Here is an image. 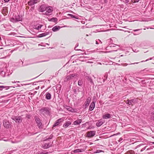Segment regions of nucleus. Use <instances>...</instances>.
I'll return each instance as SVG.
<instances>
[{"instance_id":"nucleus-28","label":"nucleus","mask_w":154,"mask_h":154,"mask_svg":"<svg viewBox=\"0 0 154 154\" xmlns=\"http://www.w3.org/2000/svg\"><path fill=\"white\" fill-rule=\"evenodd\" d=\"M82 122V120L80 119H78L77 120L73 122V124L74 125H78L80 123H81Z\"/></svg>"},{"instance_id":"nucleus-13","label":"nucleus","mask_w":154,"mask_h":154,"mask_svg":"<svg viewBox=\"0 0 154 154\" xmlns=\"http://www.w3.org/2000/svg\"><path fill=\"white\" fill-rule=\"evenodd\" d=\"M43 26V25L40 24H37L33 26V28L35 29L38 30H40V31H42L40 30L41 28Z\"/></svg>"},{"instance_id":"nucleus-45","label":"nucleus","mask_w":154,"mask_h":154,"mask_svg":"<svg viewBox=\"0 0 154 154\" xmlns=\"http://www.w3.org/2000/svg\"><path fill=\"white\" fill-rule=\"evenodd\" d=\"M20 82L19 81H14V82H12L13 83H16L17 82Z\"/></svg>"},{"instance_id":"nucleus-25","label":"nucleus","mask_w":154,"mask_h":154,"mask_svg":"<svg viewBox=\"0 0 154 154\" xmlns=\"http://www.w3.org/2000/svg\"><path fill=\"white\" fill-rule=\"evenodd\" d=\"M140 29H134L131 32V33H133V35H139V34H140V33H141V32H137V33H134V32H135L136 31H139V30H140Z\"/></svg>"},{"instance_id":"nucleus-17","label":"nucleus","mask_w":154,"mask_h":154,"mask_svg":"<svg viewBox=\"0 0 154 154\" xmlns=\"http://www.w3.org/2000/svg\"><path fill=\"white\" fill-rule=\"evenodd\" d=\"M38 0H30L28 2L29 5H32L37 3Z\"/></svg>"},{"instance_id":"nucleus-2","label":"nucleus","mask_w":154,"mask_h":154,"mask_svg":"<svg viewBox=\"0 0 154 154\" xmlns=\"http://www.w3.org/2000/svg\"><path fill=\"white\" fill-rule=\"evenodd\" d=\"M22 20V16L18 15L16 16L15 18H12L10 19L11 21L13 22H16L17 21H21Z\"/></svg>"},{"instance_id":"nucleus-38","label":"nucleus","mask_w":154,"mask_h":154,"mask_svg":"<svg viewBox=\"0 0 154 154\" xmlns=\"http://www.w3.org/2000/svg\"><path fill=\"white\" fill-rule=\"evenodd\" d=\"M147 146H145L143 148H142L141 149L140 151L141 152H142V151H143V150H145L146 149V148L147 147Z\"/></svg>"},{"instance_id":"nucleus-33","label":"nucleus","mask_w":154,"mask_h":154,"mask_svg":"<svg viewBox=\"0 0 154 154\" xmlns=\"http://www.w3.org/2000/svg\"><path fill=\"white\" fill-rule=\"evenodd\" d=\"M53 135L52 134H51L50 136H49V137L48 138H45V141H46L48 140V139H51L53 137Z\"/></svg>"},{"instance_id":"nucleus-46","label":"nucleus","mask_w":154,"mask_h":154,"mask_svg":"<svg viewBox=\"0 0 154 154\" xmlns=\"http://www.w3.org/2000/svg\"><path fill=\"white\" fill-rule=\"evenodd\" d=\"M143 145V144H142L138 145V146H137L138 147H140V146Z\"/></svg>"},{"instance_id":"nucleus-40","label":"nucleus","mask_w":154,"mask_h":154,"mask_svg":"<svg viewBox=\"0 0 154 154\" xmlns=\"http://www.w3.org/2000/svg\"><path fill=\"white\" fill-rule=\"evenodd\" d=\"M129 2V0H125L123 1V2L125 4H127Z\"/></svg>"},{"instance_id":"nucleus-15","label":"nucleus","mask_w":154,"mask_h":154,"mask_svg":"<svg viewBox=\"0 0 154 154\" xmlns=\"http://www.w3.org/2000/svg\"><path fill=\"white\" fill-rule=\"evenodd\" d=\"M135 101L136 100L134 99H131L129 100H128L126 101V103L129 105H131L132 106H133Z\"/></svg>"},{"instance_id":"nucleus-10","label":"nucleus","mask_w":154,"mask_h":154,"mask_svg":"<svg viewBox=\"0 0 154 154\" xmlns=\"http://www.w3.org/2000/svg\"><path fill=\"white\" fill-rule=\"evenodd\" d=\"M95 133L96 132L95 131H88L87 133L86 137H91L95 135Z\"/></svg>"},{"instance_id":"nucleus-31","label":"nucleus","mask_w":154,"mask_h":154,"mask_svg":"<svg viewBox=\"0 0 154 154\" xmlns=\"http://www.w3.org/2000/svg\"><path fill=\"white\" fill-rule=\"evenodd\" d=\"M83 83V80L82 79L80 80L78 82V85L79 86L82 85Z\"/></svg>"},{"instance_id":"nucleus-37","label":"nucleus","mask_w":154,"mask_h":154,"mask_svg":"<svg viewBox=\"0 0 154 154\" xmlns=\"http://www.w3.org/2000/svg\"><path fill=\"white\" fill-rule=\"evenodd\" d=\"M139 0H131L132 2L134 3L137 2H138Z\"/></svg>"},{"instance_id":"nucleus-1","label":"nucleus","mask_w":154,"mask_h":154,"mask_svg":"<svg viewBox=\"0 0 154 154\" xmlns=\"http://www.w3.org/2000/svg\"><path fill=\"white\" fill-rule=\"evenodd\" d=\"M78 75L76 74H73L67 75L64 79V82H66L71 79L73 77H77Z\"/></svg>"},{"instance_id":"nucleus-3","label":"nucleus","mask_w":154,"mask_h":154,"mask_svg":"<svg viewBox=\"0 0 154 154\" xmlns=\"http://www.w3.org/2000/svg\"><path fill=\"white\" fill-rule=\"evenodd\" d=\"M35 120L38 128L39 129L42 128V124L40 119L38 117H35Z\"/></svg>"},{"instance_id":"nucleus-35","label":"nucleus","mask_w":154,"mask_h":154,"mask_svg":"<svg viewBox=\"0 0 154 154\" xmlns=\"http://www.w3.org/2000/svg\"><path fill=\"white\" fill-rule=\"evenodd\" d=\"M7 87L4 86H0V90H2V88H4Z\"/></svg>"},{"instance_id":"nucleus-57","label":"nucleus","mask_w":154,"mask_h":154,"mask_svg":"<svg viewBox=\"0 0 154 154\" xmlns=\"http://www.w3.org/2000/svg\"><path fill=\"white\" fill-rule=\"evenodd\" d=\"M128 64H126V63L125 64V65H124V66H126Z\"/></svg>"},{"instance_id":"nucleus-51","label":"nucleus","mask_w":154,"mask_h":154,"mask_svg":"<svg viewBox=\"0 0 154 154\" xmlns=\"http://www.w3.org/2000/svg\"><path fill=\"white\" fill-rule=\"evenodd\" d=\"M96 44H98V42L97 41H96Z\"/></svg>"},{"instance_id":"nucleus-41","label":"nucleus","mask_w":154,"mask_h":154,"mask_svg":"<svg viewBox=\"0 0 154 154\" xmlns=\"http://www.w3.org/2000/svg\"><path fill=\"white\" fill-rule=\"evenodd\" d=\"M78 45H79L78 44H77L76 45V47H75V50H77V51L81 50L80 49H76V47L78 46Z\"/></svg>"},{"instance_id":"nucleus-59","label":"nucleus","mask_w":154,"mask_h":154,"mask_svg":"<svg viewBox=\"0 0 154 154\" xmlns=\"http://www.w3.org/2000/svg\"><path fill=\"white\" fill-rule=\"evenodd\" d=\"M3 49V48H0V50H2V49Z\"/></svg>"},{"instance_id":"nucleus-62","label":"nucleus","mask_w":154,"mask_h":154,"mask_svg":"<svg viewBox=\"0 0 154 154\" xmlns=\"http://www.w3.org/2000/svg\"><path fill=\"white\" fill-rule=\"evenodd\" d=\"M76 91V90H75V91Z\"/></svg>"},{"instance_id":"nucleus-48","label":"nucleus","mask_w":154,"mask_h":154,"mask_svg":"<svg viewBox=\"0 0 154 154\" xmlns=\"http://www.w3.org/2000/svg\"><path fill=\"white\" fill-rule=\"evenodd\" d=\"M130 63V64H137V63Z\"/></svg>"},{"instance_id":"nucleus-34","label":"nucleus","mask_w":154,"mask_h":154,"mask_svg":"<svg viewBox=\"0 0 154 154\" xmlns=\"http://www.w3.org/2000/svg\"><path fill=\"white\" fill-rule=\"evenodd\" d=\"M117 49H115V48H113L112 50H111V51H106V52H105V53H108V52H112L113 51H116L117 50Z\"/></svg>"},{"instance_id":"nucleus-11","label":"nucleus","mask_w":154,"mask_h":154,"mask_svg":"<svg viewBox=\"0 0 154 154\" xmlns=\"http://www.w3.org/2000/svg\"><path fill=\"white\" fill-rule=\"evenodd\" d=\"M91 98L90 97H88L86 101L85 102L83 106V108L85 109L89 105V103L91 101Z\"/></svg>"},{"instance_id":"nucleus-7","label":"nucleus","mask_w":154,"mask_h":154,"mask_svg":"<svg viewBox=\"0 0 154 154\" xmlns=\"http://www.w3.org/2000/svg\"><path fill=\"white\" fill-rule=\"evenodd\" d=\"M4 127L6 128H9L11 127V125L9 122L6 119H4L3 122Z\"/></svg>"},{"instance_id":"nucleus-50","label":"nucleus","mask_w":154,"mask_h":154,"mask_svg":"<svg viewBox=\"0 0 154 154\" xmlns=\"http://www.w3.org/2000/svg\"><path fill=\"white\" fill-rule=\"evenodd\" d=\"M152 115H154V112H152L151 113Z\"/></svg>"},{"instance_id":"nucleus-61","label":"nucleus","mask_w":154,"mask_h":154,"mask_svg":"<svg viewBox=\"0 0 154 154\" xmlns=\"http://www.w3.org/2000/svg\"><path fill=\"white\" fill-rule=\"evenodd\" d=\"M152 143H153V144H154V142H152Z\"/></svg>"},{"instance_id":"nucleus-58","label":"nucleus","mask_w":154,"mask_h":154,"mask_svg":"<svg viewBox=\"0 0 154 154\" xmlns=\"http://www.w3.org/2000/svg\"><path fill=\"white\" fill-rule=\"evenodd\" d=\"M37 93V91H35L34 92V94H35Z\"/></svg>"},{"instance_id":"nucleus-42","label":"nucleus","mask_w":154,"mask_h":154,"mask_svg":"<svg viewBox=\"0 0 154 154\" xmlns=\"http://www.w3.org/2000/svg\"><path fill=\"white\" fill-rule=\"evenodd\" d=\"M70 16L71 17H73V18H76V17H75V16L72 15V14H69Z\"/></svg>"},{"instance_id":"nucleus-29","label":"nucleus","mask_w":154,"mask_h":154,"mask_svg":"<svg viewBox=\"0 0 154 154\" xmlns=\"http://www.w3.org/2000/svg\"><path fill=\"white\" fill-rule=\"evenodd\" d=\"M146 43L145 42H142L140 45V46L141 47L143 48H144L145 47L147 46V45H146Z\"/></svg>"},{"instance_id":"nucleus-56","label":"nucleus","mask_w":154,"mask_h":154,"mask_svg":"<svg viewBox=\"0 0 154 154\" xmlns=\"http://www.w3.org/2000/svg\"><path fill=\"white\" fill-rule=\"evenodd\" d=\"M142 82H143V83H145V80H143L142 81Z\"/></svg>"},{"instance_id":"nucleus-24","label":"nucleus","mask_w":154,"mask_h":154,"mask_svg":"<svg viewBox=\"0 0 154 154\" xmlns=\"http://www.w3.org/2000/svg\"><path fill=\"white\" fill-rule=\"evenodd\" d=\"M50 33V32H46L44 33H42L41 34H39L38 36V37L39 38L42 37L44 36H45L48 35Z\"/></svg>"},{"instance_id":"nucleus-14","label":"nucleus","mask_w":154,"mask_h":154,"mask_svg":"<svg viewBox=\"0 0 154 154\" xmlns=\"http://www.w3.org/2000/svg\"><path fill=\"white\" fill-rule=\"evenodd\" d=\"M63 121V119L61 118L60 119L57 120L55 122L54 124L53 125V127H54L58 125L60 123Z\"/></svg>"},{"instance_id":"nucleus-30","label":"nucleus","mask_w":154,"mask_h":154,"mask_svg":"<svg viewBox=\"0 0 154 154\" xmlns=\"http://www.w3.org/2000/svg\"><path fill=\"white\" fill-rule=\"evenodd\" d=\"M86 78L91 83L94 84L93 82V80L92 79H91V77L89 76H87L86 77Z\"/></svg>"},{"instance_id":"nucleus-5","label":"nucleus","mask_w":154,"mask_h":154,"mask_svg":"<svg viewBox=\"0 0 154 154\" xmlns=\"http://www.w3.org/2000/svg\"><path fill=\"white\" fill-rule=\"evenodd\" d=\"M106 43L109 45L106 48V50H109V48H112V47H114L115 46L114 45H110V44H112L113 43V41L112 39L111 38L109 39L106 40Z\"/></svg>"},{"instance_id":"nucleus-16","label":"nucleus","mask_w":154,"mask_h":154,"mask_svg":"<svg viewBox=\"0 0 154 154\" xmlns=\"http://www.w3.org/2000/svg\"><path fill=\"white\" fill-rule=\"evenodd\" d=\"M47 7L45 5H42L40 7L39 11L40 12H43L46 10Z\"/></svg>"},{"instance_id":"nucleus-18","label":"nucleus","mask_w":154,"mask_h":154,"mask_svg":"<svg viewBox=\"0 0 154 154\" xmlns=\"http://www.w3.org/2000/svg\"><path fill=\"white\" fill-rule=\"evenodd\" d=\"M95 102H93L91 103L90 105L89 106V110L91 111H92L94 109L95 107Z\"/></svg>"},{"instance_id":"nucleus-19","label":"nucleus","mask_w":154,"mask_h":154,"mask_svg":"<svg viewBox=\"0 0 154 154\" xmlns=\"http://www.w3.org/2000/svg\"><path fill=\"white\" fill-rule=\"evenodd\" d=\"M48 20L49 21L54 22L56 24L57 23L58 21L56 17H52L51 19H48Z\"/></svg>"},{"instance_id":"nucleus-9","label":"nucleus","mask_w":154,"mask_h":154,"mask_svg":"<svg viewBox=\"0 0 154 154\" xmlns=\"http://www.w3.org/2000/svg\"><path fill=\"white\" fill-rule=\"evenodd\" d=\"M12 119L16 123H20L22 120V118L20 116L14 117L12 118Z\"/></svg>"},{"instance_id":"nucleus-27","label":"nucleus","mask_w":154,"mask_h":154,"mask_svg":"<svg viewBox=\"0 0 154 154\" xmlns=\"http://www.w3.org/2000/svg\"><path fill=\"white\" fill-rule=\"evenodd\" d=\"M45 98L47 100H50L51 98V94L48 92H47L46 94Z\"/></svg>"},{"instance_id":"nucleus-53","label":"nucleus","mask_w":154,"mask_h":154,"mask_svg":"<svg viewBox=\"0 0 154 154\" xmlns=\"http://www.w3.org/2000/svg\"><path fill=\"white\" fill-rule=\"evenodd\" d=\"M65 27H72V26H64Z\"/></svg>"},{"instance_id":"nucleus-36","label":"nucleus","mask_w":154,"mask_h":154,"mask_svg":"<svg viewBox=\"0 0 154 154\" xmlns=\"http://www.w3.org/2000/svg\"><path fill=\"white\" fill-rule=\"evenodd\" d=\"M26 117L28 119H30L31 117V116L29 114H26Z\"/></svg>"},{"instance_id":"nucleus-12","label":"nucleus","mask_w":154,"mask_h":154,"mask_svg":"<svg viewBox=\"0 0 154 154\" xmlns=\"http://www.w3.org/2000/svg\"><path fill=\"white\" fill-rule=\"evenodd\" d=\"M22 139V137L21 136L17 137L14 141H11V142L13 143H17L21 141Z\"/></svg>"},{"instance_id":"nucleus-55","label":"nucleus","mask_w":154,"mask_h":154,"mask_svg":"<svg viewBox=\"0 0 154 154\" xmlns=\"http://www.w3.org/2000/svg\"><path fill=\"white\" fill-rule=\"evenodd\" d=\"M151 148H147V150H149V149H150Z\"/></svg>"},{"instance_id":"nucleus-8","label":"nucleus","mask_w":154,"mask_h":154,"mask_svg":"<svg viewBox=\"0 0 154 154\" xmlns=\"http://www.w3.org/2000/svg\"><path fill=\"white\" fill-rule=\"evenodd\" d=\"M51 146L50 142H44L42 145V148L44 149H47Z\"/></svg>"},{"instance_id":"nucleus-4","label":"nucleus","mask_w":154,"mask_h":154,"mask_svg":"<svg viewBox=\"0 0 154 154\" xmlns=\"http://www.w3.org/2000/svg\"><path fill=\"white\" fill-rule=\"evenodd\" d=\"M53 10V8L51 6H48L47 7L46 9V11L45 14L46 15H50L51 12Z\"/></svg>"},{"instance_id":"nucleus-54","label":"nucleus","mask_w":154,"mask_h":154,"mask_svg":"<svg viewBox=\"0 0 154 154\" xmlns=\"http://www.w3.org/2000/svg\"><path fill=\"white\" fill-rule=\"evenodd\" d=\"M98 41L100 42L101 44L102 43V42H101V41L99 39H98Z\"/></svg>"},{"instance_id":"nucleus-44","label":"nucleus","mask_w":154,"mask_h":154,"mask_svg":"<svg viewBox=\"0 0 154 154\" xmlns=\"http://www.w3.org/2000/svg\"><path fill=\"white\" fill-rule=\"evenodd\" d=\"M48 152H41L39 154H48Z\"/></svg>"},{"instance_id":"nucleus-64","label":"nucleus","mask_w":154,"mask_h":154,"mask_svg":"<svg viewBox=\"0 0 154 154\" xmlns=\"http://www.w3.org/2000/svg\"><path fill=\"white\" fill-rule=\"evenodd\" d=\"M1 40V38L0 37V40Z\"/></svg>"},{"instance_id":"nucleus-60","label":"nucleus","mask_w":154,"mask_h":154,"mask_svg":"<svg viewBox=\"0 0 154 154\" xmlns=\"http://www.w3.org/2000/svg\"><path fill=\"white\" fill-rule=\"evenodd\" d=\"M134 51V52H137V51H136V50H135V51Z\"/></svg>"},{"instance_id":"nucleus-21","label":"nucleus","mask_w":154,"mask_h":154,"mask_svg":"<svg viewBox=\"0 0 154 154\" xmlns=\"http://www.w3.org/2000/svg\"><path fill=\"white\" fill-rule=\"evenodd\" d=\"M103 124V122L102 119L99 120L96 123V126L100 127Z\"/></svg>"},{"instance_id":"nucleus-32","label":"nucleus","mask_w":154,"mask_h":154,"mask_svg":"<svg viewBox=\"0 0 154 154\" xmlns=\"http://www.w3.org/2000/svg\"><path fill=\"white\" fill-rule=\"evenodd\" d=\"M126 154H135L133 150H130L128 151Z\"/></svg>"},{"instance_id":"nucleus-39","label":"nucleus","mask_w":154,"mask_h":154,"mask_svg":"<svg viewBox=\"0 0 154 154\" xmlns=\"http://www.w3.org/2000/svg\"><path fill=\"white\" fill-rule=\"evenodd\" d=\"M101 152H103V151L100 150H96L95 153H98Z\"/></svg>"},{"instance_id":"nucleus-6","label":"nucleus","mask_w":154,"mask_h":154,"mask_svg":"<svg viewBox=\"0 0 154 154\" xmlns=\"http://www.w3.org/2000/svg\"><path fill=\"white\" fill-rule=\"evenodd\" d=\"M40 112L43 115H48L49 113L48 109L47 107H44L40 110Z\"/></svg>"},{"instance_id":"nucleus-20","label":"nucleus","mask_w":154,"mask_h":154,"mask_svg":"<svg viewBox=\"0 0 154 154\" xmlns=\"http://www.w3.org/2000/svg\"><path fill=\"white\" fill-rule=\"evenodd\" d=\"M102 118L103 119H109L111 118L110 114L108 113H106L105 115H103V116Z\"/></svg>"},{"instance_id":"nucleus-22","label":"nucleus","mask_w":154,"mask_h":154,"mask_svg":"<svg viewBox=\"0 0 154 154\" xmlns=\"http://www.w3.org/2000/svg\"><path fill=\"white\" fill-rule=\"evenodd\" d=\"M60 28V26H56L54 27L52 29V30L54 32H56L58 31Z\"/></svg>"},{"instance_id":"nucleus-52","label":"nucleus","mask_w":154,"mask_h":154,"mask_svg":"<svg viewBox=\"0 0 154 154\" xmlns=\"http://www.w3.org/2000/svg\"><path fill=\"white\" fill-rule=\"evenodd\" d=\"M68 108H67V109H68V110H69V109H71V108L70 107H69V106H68Z\"/></svg>"},{"instance_id":"nucleus-63","label":"nucleus","mask_w":154,"mask_h":154,"mask_svg":"<svg viewBox=\"0 0 154 154\" xmlns=\"http://www.w3.org/2000/svg\"><path fill=\"white\" fill-rule=\"evenodd\" d=\"M76 91V90H75V91Z\"/></svg>"},{"instance_id":"nucleus-23","label":"nucleus","mask_w":154,"mask_h":154,"mask_svg":"<svg viewBox=\"0 0 154 154\" xmlns=\"http://www.w3.org/2000/svg\"><path fill=\"white\" fill-rule=\"evenodd\" d=\"M84 151L83 149H77L72 151L74 153H78L82 152Z\"/></svg>"},{"instance_id":"nucleus-47","label":"nucleus","mask_w":154,"mask_h":154,"mask_svg":"<svg viewBox=\"0 0 154 154\" xmlns=\"http://www.w3.org/2000/svg\"><path fill=\"white\" fill-rule=\"evenodd\" d=\"M5 2H8L9 1V0H4Z\"/></svg>"},{"instance_id":"nucleus-49","label":"nucleus","mask_w":154,"mask_h":154,"mask_svg":"<svg viewBox=\"0 0 154 154\" xmlns=\"http://www.w3.org/2000/svg\"><path fill=\"white\" fill-rule=\"evenodd\" d=\"M151 118L154 120V115L152 116Z\"/></svg>"},{"instance_id":"nucleus-43","label":"nucleus","mask_w":154,"mask_h":154,"mask_svg":"<svg viewBox=\"0 0 154 154\" xmlns=\"http://www.w3.org/2000/svg\"><path fill=\"white\" fill-rule=\"evenodd\" d=\"M152 59V58H149V59H147L145 61H141V62H144V61H148V60H151Z\"/></svg>"},{"instance_id":"nucleus-26","label":"nucleus","mask_w":154,"mask_h":154,"mask_svg":"<svg viewBox=\"0 0 154 154\" xmlns=\"http://www.w3.org/2000/svg\"><path fill=\"white\" fill-rule=\"evenodd\" d=\"M71 124V122L70 121H68L66 122L65 124H64L63 126V127L64 128H66L69 125Z\"/></svg>"}]
</instances>
